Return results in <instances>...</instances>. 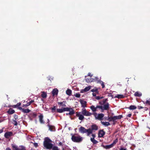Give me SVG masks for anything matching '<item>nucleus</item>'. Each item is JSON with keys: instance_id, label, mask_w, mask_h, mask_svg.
Returning a JSON list of instances; mask_svg holds the SVG:
<instances>
[{"instance_id": "nucleus-63", "label": "nucleus", "mask_w": 150, "mask_h": 150, "mask_svg": "<svg viewBox=\"0 0 150 150\" xmlns=\"http://www.w3.org/2000/svg\"><path fill=\"white\" fill-rule=\"evenodd\" d=\"M47 121H48V122H47V124H49V122H50V120H49V119H48L47 120Z\"/></svg>"}, {"instance_id": "nucleus-20", "label": "nucleus", "mask_w": 150, "mask_h": 150, "mask_svg": "<svg viewBox=\"0 0 150 150\" xmlns=\"http://www.w3.org/2000/svg\"><path fill=\"white\" fill-rule=\"evenodd\" d=\"M58 104L59 105H62V107H65L66 106L65 101H63L62 102H58Z\"/></svg>"}, {"instance_id": "nucleus-7", "label": "nucleus", "mask_w": 150, "mask_h": 150, "mask_svg": "<svg viewBox=\"0 0 150 150\" xmlns=\"http://www.w3.org/2000/svg\"><path fill=\"white\" fill-rule=\"evenodd\" d=\"M13 133L11 132H7L4 135V137L6 139H8L10 137L13 136Z\"/></svg>"}, {"instance_id": "nucleus-24", "label": "nucleus", "mask_w": 150, "mask_h": 150, "mask_svg": "<svg viewBox=\"0 0 150 150\" xmlns=\"http://www.w3.org/2000/svg\"><path fill=\"white\" fill-rule=\"evenodd\" d=\"M15 112V110L11 108L9 109L7 112V113L10 115L13 114Z\"/></svg>"}, {"instance_id": "nucleus-53", "label": "nucleus", "mask_w": 150, "mask_h": 150, "mask_svg": "<svg viewBox=\"0 0 150 150\" xmlns=\"http://www.w3.org/2000/svg\"><path fill=\"white\" fill-rule=\"evenodd\" d=\"M58 145L59 146H63V145L62 143L61 142H60L59 143V144H58Z\"/></svg>"}, {"instance_id": "nucleus-18", "label": "nucleus", "mask_w": 150, "mask_h": 150, "mask_svg": "<svg viewBox=\"0 0 150 150\" xmlns=\"http://www.w3.org/2000/svg\"><path fill=\"white\" fill-rule=\"evenodd\" d=\"M39 121L40 123L41 124H44L45 122L43 120V116L42 115H40L39 116Z\"/></svg>"}, {"instance_id": "nucleus-58", "label": "nucleus", "mask_w": 150, "mask_h": 150, "mask_svg": "<svg viewBox=\"0 0 150 150\" xmlns=\"http://www.w3.org/2000/svg\"><path fill=\"white\" fill-rule=\"evenodd\" d=\"M80 92L81 93H83L86 92H85V91H84V89H83L81 90L80 91Z\"/></svg>"}, {"instance_id": "nucleus-64", "label": "nucleus", "mask_w": 150, "mask_h": 150, "mask_svg": "<svg viewBox=\"0 0 150 150\" xmlns=\"http://www.w3.org/2000/svg\"><path fill=\"white\" fill-rule=\"evenodd\" d=\"M103 98H104V97L103 96H100V99H103Z\"/></svg>"}, {"instance_id": "nucleus-19", "label": "nucleus", "mask_w": 150, "mask_h": 150, "mask_svg": "<svg viewBox=\"0 0 150 150\" xmlns=\"http://www.w3.org/2000/svg\"><path fill=\"white\" fill-rule=\"evenodd\" d=\"M98 88H97V87H95L93 89H92L91 91L93 92H95L96 93L98 94L99 91H98Z\"/></svg>"}, {"instance_id": "nucleus-46", "label": "nucleus", "mask_w": 150, "mask_h": 150, "mask_svg": "<svg viewBox=\"0 0 150 150\" xmlns=\"http://www.w3.org/2000/svg\"><path fill=\"white\" fill-rule=\"evenodd\" d=\"M56 108H55V107L54 106L53 108H51V110H52V112H55V110H56Z\"/></svg>"}, {"instance_id": "nucleus-6", "label": "nucleus", "mask_w": 150, "mask_h": 150, "mask_svg": "<svg viewBox=\"0 0 150 150\" xmlns=\"http://www.w3.org/2000/svg\"><path fill=\"white\" fill-rule=\"evenodd\" d=\"M93 114L95 116L96 119H98L100 120H101L102 119V118L104 116V115L102 113L99 114L97 117H96V116L97 115V114L96 113H93Z\"/></svg>"}, {"instance_id": "nucleus-31", "label": "nucleus", "mask_w": 150, "mask_h": 150, "mask_svg": "<svg viewBox=\"0 0 150 150\" xmlns=\"http://www.w3.org/2000/svg\"><path fill=\"white\" fill-rule=\"evenodd\" d=\"M69 111V113L66 114L67 115H72L74 113V111L73 109L70 110Z\"/></svg>"}, {"instance_id": "nucleus-29", "label": "nucleus", "mask_w": 150, "mask_h": 150, "mask_svg": "<svg viewBox=\"0 0 150 150\" xmlns=\"http://www.w3.org/2000/svg\"><path fill=\"white\" fill-rule=\"evenodd\" d=\"M73 109L71 108H69L68 107L64 108H63V110L64 111H69L72 110Z\"/></svg>"}, {"instance_id": "nucleus-45", "label": "nucleus", "mask_w": 150, "mask_h": 150, "mask_svg": "<svg viewBox=\"0 0 150 150\" xmlns=\"http://www.w3.org/2000/svg\"><path fill=\"white\" fill-rule=\"evenodd\" d=\"M112 117H108V119L107 120L109 121V122L112 121Z\"/></svg>"}, {"instance_id": "nucleus-51", "label": "nucleus", "mask_w": 150, "mask_h": 150, "mask_svg": "<svg viewBox=\"0 0 150 150\" xmlns=\"http://www.w3.org/2000/svg\"><path fill=\"white\" fill-rule=\"evenodd\" d=\"M21 105V103H17V104L16 105L17 107H18L20 106Z\"/></svg>"}, {"instance_id": "nucleus-28", "label": "nucleus", "mask_w": 150, "mask_h": 150, "mask_svg": "<svg viewBox=\"0 0 150 150\" xmlns=\"http://www.w3.org/2000/svg\"><path fill=\"white\" fill-rule=\"evenodd\" d=\"M128 108L130 110H134L136 109L137 108V107L134 105H131Z\"/></svg>"}, {"instance_id": "nucleus-47", "label": "nucleus", "mask_w": 150, "mask_h": 150, "mask_svg": "<svg viewBox=\"0 0 150 150\" xmlns=\"http://www.w3.org/2000/svg\"><path fill=\"white\" fill-rule=\"evenodd\" d=\"M14 118L15 119L14 120H16L18 118V115H15L14 116Z\"/></svg>"}, {"instance_id": "nucleus-43", "label": "nucleus", "mask_w": 150, "mask_h": 150, "mask_svg": "<svg viewBox=\"0 0 150 150\" xmlns=\"http://www.w3.org/2000/svg\"><path fill=\"white\" fill-rule=\"evenodd\" d=\"M74 96L77 98H79L80 96L81 95L79 93H76Z\"/></svg>"}, {"instance_id": "nucleus-15", "label": "nucleus", "mask_w": 150, "mask_h": 150, "mask_svg": "<svg viewBox=\"0 0 150 150\" xmlns=\"http://www.w3.org/2000/svg\"><path fill=\"white\" fill-rule=\"evenodd\" d=\"M18 108L19 110H21L22 112L24 113H28L30 112V110L29 109H24V108H23L21 107H19Z\"/></svg>"}, {"instance_id": "nucleus-14", "label": "nucleus", "mask_w": 150, "mask_h": 150, "mask_svg": "<svg viewBox=\"0 0 150 150\" xmlns=\"http://www.w3.org/2000/svg\"><path fill=\"white\" fill-rule=\"evenodd\" d=\"M37 116V114L36 113L32 112L30 113L28 115V117L30 119L35 118Z\"/></svg>"}, {"instance_id": "nucleus-27", "label": "nucleus", "mask_w": 150, "mask_h": 150, "mask_svg": "<svg viewBox=\"0 0 150 150\" xmlns=\"http://www.w3.org/2000/svg\"><path fill=\"white\" fill-rule=\"evenodd\" d=\"M90 108L93 112H95L97 110L96 108L94 106L92 105L90 107Z\"/></svg>"}, {"instance_id": "nucleus-25", "label": "nucleus", "mask_w": 150, "mask_h": 150, "mask_svg": "<svg viewBox=\"0 0 150 150\" xmlns=\"http://www.w3.org/2000/svg\"><path fill=\"white\" fill-rule=\"evenodd\" d=\"M134 95L136 97H140L142 96V93L138 91H137L134 93Z\"/></svg>"}, {"instance_id": "nucleus-2", "label": "nucleus", "mask_w": 150, "mask_h": 150, "mask_svg": "<svg viewBox=\"0 0 150 150\" xmlns=\"http://www.w3.org/2000/svg\"><path fill=\"white\" fill-rule=\"evenodd\" d=\"M71 135H72L71 139L73 142H74L80 143L83 140V137L78 134H75L73 135L71 134Z\"/></svg>"}, {"instance_id": "nucleus-49", "label": "nucleus", "mask_w": 150, "mask_h": 150, "mask_svg": "<svg viewBox=\"0 0 150 150\" xmlns=\"http://www.w3.org/2000/svg\"><path fill=\"white\" fill-rule=\"evenodd\" d=\"M108 100V99L107 98H106V99H104L103 100V103H104V104H105L106 102Z\"/></svg>"}, {"instance_id": "nucleus-34", "label": "nucleus", "mask_w": 150, "mask_h": 150, "mask_svg": "<svg viewBox=\"0 0 150 150\" xmlns=\"http://www.w3.org/2000/svg\"><path fill=\"white\" fill-rule=\"evenodd\" d=\"M115 97L118 98H122L124 97V96L123 95L118 94Z\"/></svg>"}, {"instance_id": "nucleus-50", "label": "nucleus", "mask_w": 150, "mask_h": 150, "mask_svg": "<svg viewBox=\"0 0 150 150\" xmlns=\"http://www.w3.org/2000/svg\"><path fill=\"white\" fill-rule=\"evenodd\" d=\"M87 76H89L90 77H91L93 76V75L91 73H89L88 74Z\"/></svg>"}, {"instance_id": "nucleus-59", "label": "nucleus", "mask_w": 150, "mask_h": 150, "mask_svg": "<svg viewBox=\"0 0 150 150\" xmlns=\"http://www.w3.org/2000/svg\"><path fill=\"white\" fill-rule=\"evenodd\" d=\"M99 103L101 105H103L104 104V103H103V101H100L99 102Z\"/></svg>"}, {"instance_id": "nucleus-32", "label": "nucleus", "mask_w": 150, "mask_h": 150, "mask_svg": "<svg viewBox=\"0 0 150 150\" xmlns=\"http://www.w3.org/2000/svg\"><path fill=\"white\" fill-rule=\"evenodd\" d=\"M71 91L70 89H67L66 91V94L69 96L71 95Z\"/></svg>"}, {"instance_id": "nucleus-60", "label": "nucleus", "mask_w": 150, "mask_h": 150, "mask_svg": "<svg viewBox=\"0 0 150 150\" xmlns=\"http://www.w3.org/2000/svg\"><path fill=\"white\" fill-rule=\"evenodd\" d=\"M92 136L93 137L92 138H94V139H95V138L96 137L95 134H92Z\"/></svg>"}, {"instance_id": "nucleus-11", "label": "nucleus", "mask_w": 150, "mask_h": 150, "mask_svg": "<svg viewBox=\"0 0 150 150\" xmlns=\"http://www.w3.org/2000/svg\"><path fill=\"white\" fill-rule=\"evenodd\" d=\"M47 126L49 127V130L51 132H54L55 131V127L54 126L50 125V124H47Z\"/></svg>"}, {"instance_id": "nucleus-36", "label": "nucleus", "mask_w": 150, "mask_h": 150, "mask_svg": "<svg viewBox=\"0 0 150 150\" xmlns=\"http://www.w3.org/2000/svg\"><path fill=\"white\" fill-rule=\"evenodd\" d=\"M34 102V100H32L31 101H30L29 102L27 103H26L25 105V106H28L30 105L32 103Z\"/></svg>"}, {"instance_id": "nucleus-42", "label": "nucleus", "mask_w": 150, "mask_h": 150, "mask_svg": "<svg viewBox=\"0 0 150 150\" xmlns=\"http://www.w3.org/2000/svg\"><path fill=\"white\" fill-rule=\"evenodd\" d=\"M13 123L15 126H17L18 125V123L17 122L16 120H13Z\"/></svg>"}, {"instance_id": "nucleus-22", "label": "nucleus", "mask_w": 150, "mask_h": 150, "mask_svg": "<svg viewBox=\"0 0 150 150\" xmlns=\"http://www.w3.org/2000/svg\"><path fill=\"white\" fill-rule=\"evenodd\" d=\"M85 80L86 82L88 83L93 82V79L91 78V77L86 78Z\"/></svg>"}, {"instance_id": "nucleus-48", "label": "nucleus", "mask_w": 150, "mask_h": 150, "mask_svg": "<svg viewBox=\"0 0 150 150\" xmlns=\"http://www.w3.org/2000/svg\"><path fill=\"white\" fill-rule=\"evenodd\" d=\"M33 145L34 146H35V147H37L38 146V143H33Z\"/></svg>"}, {"instance_id": "nucleus-26", "label": "nucleus", "mask_w": 150, "mask_h": 150, "mask_svg": "<svg viewBox=\"0 0 150 150\" xmlns=\"http://www.w3.org/2000/svg\"><path fill=\"white\" fill-rule=\"evenodd\" d=\"M91 142L94 144H96L98 143V142L94 138H91Z\"/></svg>"}, {"instance_id": "nucleus-57", "label": "nucleus", "mask_w": 150, "mask_h": 150, "mask_svg": "<svg viewBox=\"0 0 150 150\" xmlns=\"http://www.w3.org/2000/svg\"><path fill=\"white\" fill-rule=\"evenodd\" d=\"M96 98L97 100H99V99H100V96H96Z\"/></svg>"}, {"instance_id": "nucleus-13", "label": "nucleus", "mask_w": 150, "mask_h": 150, "mask_svg": "<svg viewBox=\"0 0 150 150\" xmlns=\"http://www.w3.org/2000/svg\"><path fill=\"white\" fill-rule=\"evenodd\" d=\"M58 90L57 88L53 89L52 92V93L53 96H57L58 94Z\"/></svg>"}, {"instance_id": "nucleus-41", "label": "nucleus", "mask_w": 150, "mask_h": 150, "mask_svg": "<svg viewBox=\"0 0 150 150\" xmlns=\"http://www.w3.org/2000/svg\"><path fill=\"white\" fill-rule=\"evenodd\" d=\"M52 150H59L57 146H54L52 148Z\"/></svg>"}, {"instance_id": "nucleus-16", "label": "nucleus", "mask_w": 150, "mask_h": 150, "mask_svg": "<svg viewBox=\"0 0 150 150\" xmlns=\"http://www.w3.org/2000/svg\"><path fill=\"white\" fill-rule=\"evenodd\" d=\"M98 129V126L96 125H93L91 126V128H90V130L91 131L92 133L93 132V130H96Z\"/></svg>"}, {"instance_id": "nucleus-39", "label": "nucleus", "mask_w": 150, "mask_h": 150, "mask_svg": "<svg viewBox=\"0 0 150 150\" xmlns=\"http://www.w3.org/2000/svg\"><path fill=\"white\" fill-rule=\"evenodd\" d=\"M100 83L101 84L102 88H104L105 87V86L104 84V83L103 81H99V83Z\"/></svg>"}, {"instance_id": "nucleus-3", "label": "nucleus", "mask_w": 150, "mask_h": 150, "mask_svg": "<svg viewBox=\"0 0 150 150\" xmlns=\"http://www.w3.org/2000/svg\"><path fill=\"white\" fill-rule=\"evenodd\" d=\"M80 132L82 134L87 133V135L89 136L92 134V132L90 130V128L86 129L83 127H81L79 129Z\"/></svg>"}, {"instance_id": "nucleus-52", "label": "nucleus", "mask_w": 150, "mask_h": 150, "mask_svg": "<svg viewBox=\"0 0 150 150\" xmlns=\"http://www.w3.org/2000/svg\"><path fill=\"white\" fill-rule=\"evenodd\" d=\"M137 108H138L140 110V109H142L143 108V107H142V106H138V107H137Z\"/></svg>"}, {"instance_id": "nucleus-40", "label": "nucleus", "mask_w": 150, "mask_h": 150, "mask_svg": "<svg viewBox=\"0 0 150 150\" xmlns=\"http://www.w3.org/2000/svg\"><path fill=\"white\" fill-rule=\"evenodd\" d=\"M57 111L59 113H62L64 111L63 109H57Z\"/></svg>"}, {"instance_id": "nucleus-23", "label": "nucleus", "mask_w": 150, "mask_h": 150, "mask_svg": "<svg viewBox=\"0 0 150 150\" xmlns=\"http://www.w3.org/2000/svg\"><path fill=\"white\" fill-rule=\"evenodd\" d=\"M101 123L102 125L105 126H108L110 125V123L109 122H104L101 121Z\"/></svg>"}, {"instance_id": "nucleus-44", "label": "nucleus", "mask_w": 150, "mask_h": 150, "mask_svg": "<svg viewBox=\"0 0 150 150\" xmlns=\"http://www.w3.org/2000/svg\"><path fill=\"white\" fill-rule=\"evenodd\" d=\"M96 109L97 108H99L101 109V110H102V106L100 105H97L96 107Z\"/></svg>"}, {"instance_id": "nucleus-54", "label": "nucleus", "mask_w": 150, "mask_h": 150, "mask_svg": "<svg viewBox=\"0 0 150 150\" xmlns=\"http://www.w3.org/2000/svg\"><path fill=\"white\" fill-rule=\"evenodd\" d=\"M132 114L131 113H129L127 115V117H130L132 116Z\"/></svg>"}, {"instance_id": "nucleus-56", "label": "nucleus", "mask_w": 150, "mask_h": 150, "mask_svg": "<svg viewBox=\"0 0 150 150\" xmlns=\"http://www.w3.org/2000/svg\"><path fill=\"white\" fill-rule=\"evenodd\" d=\"M11 106L13 108H16L17 107L16 105H11Z\"/></svg>"}, {"instance_id": "nucleus-38", "label": "nucleus", "mask_w": 150, "mask_h": 150, "mask_svg": "<svg viewBox=\"0 0 150 150\" xmlns=\"http://www.w3.org/2000/svg\"><path fill=\"white\" fill-rule=\"evenodd\" d=\"M93 81H96L97 82V83H99V81H100V80H99V78L97 77H95L94 79H93Z\"/></svg>"}, {"instance_id": "nucleus-9", "label": "nucleus", "mask_w": 150, "mask_h": 150, "mask_svg": "<svg viewBox=\"0 0 150 150\" xmlns=\"http://www.w3.org/2000/svg\"><path fill=\"white\" fill-rule=\"evenodd\" d=\"M105 132L103 129L100 130L98 132V137H103L105 135Z\"/></svg>"}, {"instance_id": "nucleus-61", "label": "nucleus", "mask_w": 150, "mask_h": 150, "mask_svg": "<svg viewBox=\"0 0 150 150\" xmlns=\"http://www.w3.org/2000/svg\"><path fill=\"white\" fill-rule=\"evenodd\" d=\"M3 132V129H2L0 130V134L2 133Z\"/></svg>"}, {"instance_id": "nucleus-12", "label": "nucleus", "mask_w": 150, "mask_h": 150, "mask_svg": "<svg viewBox=\"0 0 150 150\" xmlns=\"http://www.w3.org/2000/svg\"><path fill=\"white\" fill-rule=\"evenodd\" d=\"M81 104V107L83 108H85L86 107V102L82 99H80L79 100Z\"/></svg>"}, {"instance_id": "nucleus-21", "label": "nucleus", "mask_w": 150, "mask_h": 150, "mask_svg": "<svg viewBox=\"0 0 150 150\" xmlns=\"http://www.w3.org/2000/svg\"><path fill=\"white\" fill-rule=\"evenodd\" d=\"M112 145L111 144L109 145H102V146L104 148L106 149H109L112 147H113L112 146Z\"/></svg>"}, {"instance_id": "nucleus-1", "label": "nucleus", "mask_w": 150, "mask_h": 150, "mask_svg": "<svg viewBox=\"0 0 150 150\" xmlns=\"http://www.w3.org/2000/svg\"><path fill=\"white\" fill-rule=\"evenodd\" d=\"M52 141L48 137L45 138L43 142L44 146L47 149H50L53 146V144L51 143Z\"/></svg>"}, {"instance_id": "nucleus-10", "label": "nucleus", "mask_w": 150, "mask_h": 150, "mask_svg": "<svg viewBox=\"0 0 150 150\" xmlns=\"http://www.w3.org/2000/svg\"><path fill=\"white\" fill-rule=\"evenodd\" d=\"M122 117V116L121 115H120L118 116H115L114 117H112V121H114L120 119Z\"/></svg>"}, {"instance_id": "nucleus-17", "label": "nucleus", "mask_w": 150, "mask_h": 150, "mask_svg": "<svg viewBox=\"0 0 150 150\" xmlns=\"http://www.w3.org/2000/svg\"><path fill=\"white\" fill-rule=\"evenodd\" d=\"M109 105L108 103L104 105L103 106H102V111L104 110H107L109 108Z\"/></svg>"}, {"instance_id": "nucleus-33", "label": "nucleus", "mask_w": 150, "mask_h": 150, "mask_svg": "<svg viewBox=\"0 0 150 150\" xmlns=\"http://www.w3.org/2000/svg\"><path fill=\"white\" fill-rule=\"evenodd\" d=\"M91 86H90L86 87L84 89V91H85L86 92H87L91 89Z\"/></svg>"}, {"instance_id": "nucleus-37", "label": "nucleus", "mask_w": 150, "mask_h": 150, "mask_svg": "<svg viewBox=\"0 0 150 150\" xmlns=\"http://www.w3.org/2000/svg\"><path fill=\"white\" fill-rule=\"evenodd\" d=\"M144 103L145 104L150 105V98L146 100V101Z\"/></svg>"}, {"instance_id": "nucleus-8", "label": "nucleus", "mask_w": 150, "mask_h": 150, "mask_svg": "<svg viewBox=\"0 0 150 150\" xmlns=\"http://www.w3.org/2000/svg\"><path fill=\"white\" fill-rule=\"evenodd\" d=\"M76 116L79 117V119L80 120H82L84 119L83 115L82 114L81 112H77Z\"/></svg>"}, {"instance_id": "nucleus-55", "label": "nucleus", "mask_w": 150, "mask_h": 150, "mask_svg": "<svg viewBox=\"0 0 150 150\" xmlns=\"http://www.w3.org/2000/svg\"><path fill=\"white\" fill-rule=\"evenodd\" d=\"M120 150H127L126 148H124L123 147H121Z\"/></svg>"}, {"instance_id": "nucleus-4", "label": "nucleus", "mask_w": 150, "mask_h": 150, "mask_svg": "<svg viewBox=\"0 0 150 150\" xmlns=\"http://www.w3.org/2000/svg\"><path fill=\"white\" fill-rule=\"evenodd\" d=\"M11 146L13 150H26L25 148L23 146H19V148H18V146L13 144H11Z\"/></svg>"}, {"instance_id": "nucleus-30", "label": "nucleus", "mask_w": 150, "mask_h": 150, "mask_svg": "<svg viewBox=\"0 0 150 150\" xmlns=\"http://www.w3.org/2000/svg\"><path fill=\"white\" fill-rule=\"evenodd\" d=\"M41 96L43 98H46L47 97V93L43 91L41 95Z\"/></svg>"}, {"instance_id": "nucleus-62", "label": "nucleus", "mask_w": 150, "mask_h": 150, "mask_svg": "<svg viewBox=\"0 0 150 150\" xmlns=\"http://www.w3.org/2000/svg\"><path fill=\"white\" fill-rule=\"evenodd\" d=\"M92 95L93 96H96V93H92Z\"/></svg>"}, {"instance_id": "nucleus-35", "label": "nucleus", "mask_w": 150, "mask_h": 150, "mask_svg": "<svg viewBox=\"0 0 150 150\" xmlns=\"http://www.w3.org/2000/svg\"><path fill=\"white\" fill-rule=\"evenodd\" d=\"M118 141V140L117 138L115 140H114L113 143L111 144L112 145V146L113 147V146L117 143Z\"/></svg>"}, {"instance_id": "nucleus-5", "label": "nucleus", "mask_w": 150, "mask_h": 150, "mask_svg": "<svg viewBox=\"0 0 150 150\" xmlns=\"http://www.w3.org/2000/svg\"><path fill=\"white\" fill-rule=\"evenodd\" d=\"M81 112L83 115L85 116H90L92 115L93 114V113L87 111L85 109H82Z\"/></svg>"}]
</instances>
